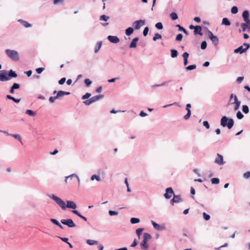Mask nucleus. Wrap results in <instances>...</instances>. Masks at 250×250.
Returning a JSON list of instances; mask_svg holds the SVG:
<instances>
[{
    "label": "nucleus",
    "instance_id": "1",
    "mask_svg": "<svg viewBox=\"0 0 250 250\" xmlns=\"http://www.w3.org/2000/svg\"><path fill=\"white\" fill-rule=\"evenodd\" d=\"M49 197L52 199L63 210H65L66 208L75 210L77 208L76 204L73 201H67L66 205L65 202L62 199L54 194L50 195Z\"/></svg>",
    "mask_w": 250,
    "mask_h": 250
},
{
    "label": "nucleus",
    "instance_id": "2",
    "mask_svg": "<svg viewBox=\"0 0 250 250\" xmlns=\"http://www.w3.org/2000/svg\"><path fill=\"white\" fill-rule=\"evenodd\" d=\"M1 81L5 82L9 81L11 78H16L18 76L17 74L12 69H10L8 73L6 70H0Z\"/></svg>",
    "mask_w": 250,
    "mask_h": 250
},
{
    "label": "nucleus",
    "instance_id": "3",
    "mask_svg": "<svg viewBox=\"0 0 250 250\" xmlns=\"http://www.w3.org/2000/svg\"><path fill=\"white\" fill-rule=\"evenodd\" d=\"M234 122L232 119L229 118L226 116H223L220 121V125L223 127H227L228 129H231L233 125Z\"/></svg>",
    "mask_w": 250,
    "mask_h": 250
},
{
    "label": "nucleus",
    "instance_id": "4",
    "mask_svg": "<svg viewBox=\"0 0 250 250\" xmlns=\"http://www.w3.org/2000/svg\"><path fill=\"white\" fill-rule=\"evenodd\" d=\"M151 235L148 233L145 232L143 234V239L140 243V247L141 249L144 250H147L149 246L147 242L151 239Z\"/></svg>",
    "mask_w": 250,
    "mask_h": 250
},
{
    "label": "nucleus",
    "instance_id": "5",
    "mask_svg": "<svg viewBox=\"0 0 250 250\" xmlns=\"http://www.w3.org/2000/svg\"><path fill=\"white\" fill-rule=\"evenodd\" d=\"M5 53L9 58L14 61H18L19 60L18 52L14 50L7 49L5 50Z\"/></svg>",
    "mask_w": 250,
    "mask_h": 250
},
{
    "label": "nucleus",
    "instance_id": "6",
    "mask_svg": "<svg viewBox=\"0 0 250 250\" xmlns=\"http://www.w3.org/2000/svg\"><path fill=\"white\" fill-rule=\"evenodd\" d=\"M207 32L208 34V38L211 41L212 44L214 46L217 45L219 42L218 38L216 36L214 35L208 29H207Z\"/></svg>",
    "mask_w": 250,
    "mask_h": 250
},
{
    "label": "nucleus",
    "instance_id": "7",
    "mask_svg": "<svg viewBox=\"0 0 250 250\" xmlns=\"http://www.w3.org/2000/svg\"><path fill=\"white\" fill-rule=\"evenodd\" d=\"M145 24V20H138L134 21L132 23V26H133V28L135 30H139L141 26L144 25Z\"/></svg>",
    "mask_w": 250,
    "mask_h": 250
},
{
    "label": "nucleus",
    "instance_id": "8",
    "mask_svg": "<svg viewBox=\"0 0 250 250\" xmlns=\"http://www.w3.org/2000/svg\"><path fill=\"white\" fill-rule=\"evenodd\" d=\"M61 222L62 224L66 225L69 228H74L76 226L75 224L71 219H62Z\"/></svg>",
    "mask_w": 250,
    "mask_h": 250
},
{
    "label": "nucleus",
    "instance_id": "9",
    "mask_svg": "<svg viewBox=\"0 0 250 250\" xmlns=\"http://www.w3.org/2000/svg\"><path fill=\"white\" fill-rule=\"evenodd\" d=\"M174 194V191L171 187H169L166 188V192L164 194V197L167 199H170L172 195Z\"/></svg>",
    "mask_w": 250,
    "mask_h": 250
},
{
    "label": "nucleus",
    "instance_id": "10",
    "mask_svg": "<svg viewBox=\"0 0 250 250\" xmlns=\"http://www.w3.org/2000/svg\"><path fill=\"white\" fill-rule=\"evenodd\" d=\"M250 13L248 10H245L242 13V17L246 23L250 25V20L249 19Z\"/></svg>",
    "mask_w": 250,
    "mask_h": 250
},
{
    "label": "nucleus",
    "instance_id": "11",
    "mask_svg": "<svg viewBox=\"0 0 250 250\" xmlns=\"http://www.w3.org/2000/svg\"><path fill=\"white\" fill-rule=\"evenodd\" d=\"M151 222L154 228L156 230L161 231L166 229V227L165 226L160 225L152 220L151 221Z\"/></svg>",
    "mask_w": 250,
    "mask_h": 250
},
{
    "label": "nucleus",
    "instance_id": "12",
    "mask_svg": "<svg viewBox=\"0 0 250 250\" xmlns=\"http://www.w3.org/2000/svg\"><path fill=\"white\" fill-rule=\"evenodd\" d=\"M107 38L110 42L113 43H117L120 42L119 38L116 36L109 35Z\"/></svg>",
    "mask_w": 250,
    "mask_h": 250
},
{
    "label": "nucleus",
    "instance_id": "13",
    "mask_svg": "<svg viewBox=\"0 0 250 250\" xmlns=\"http://www.w3.org/2000/svg\"><path fill=\"white\" fill-rule=\"evenodd\" d=\"M217 158L214 161V163L221 166L224 164L225 162L223 161V157L222 155L217 154Z\"/></svg>",
    "mask_w": 250,
    "mask_h": 250
},
{
    "label": "nucleus",
    "instance_id": "14",
    "mask_svg": "<svg viewBox=\"0 0 250 250\" xmlns=\"http://www.w3.org/2000/svg\"><path fill=\"white\" fill-rule=\"evenodd\" d=\"M247 50L245 48H243V45H241L238 47L237 48L235 49L234 50V53H239L240 54H243L245 52H246Z\"/></svg>",
    "mask_w": 250,
    "mask_h": 250
},
{
    "label": "nucleus",
    "instance_id": "15",
    "mask_svg": "<svg viewBox=\"0 0 250 250\" xmlns=\"http://www.w3.org/2000/svg\"><path fill=\"white\" fill-rule=\"evenodd\" d=\"M139 40V39L138 37L134 38L129 44V48H136L137 46V43L138 42Z\"/></svg>",
    "mask_w": 250,
    "mask_h": 250
},
{
    "label": "nucleus",
    "instance_id": "16",
    "mask_svg": "<svg viewBox=\"0 0 250 250\" xmlns=\"http://www.w3.org/2000/svg\"><path fill=\"white\" fill-rule=\"evenodd\" d=\"M202 27L200 25H196V28L194 31V35H199L200 36L203 35V33L201 32Z\"/></svg>",
    "mask_w": 250,
    "mask_h": 250
},
{
    "label": "nucleus",
    "instance_id": "17",
    "mask_svg": "<svg viewBox=\"0 0 250 250\" xmlns=\"http://www.w3.org/2000/svg\"><path fill=\"white\" fill-rule=\"evenodd\" d=\"M70 94V92H65L62 90L59 91L57 92L56 97L58 99L60 97H63L65 95H69Z\"/></svg>",
    "mask_w": 250,
    "mask_h": 250
},
{
    "label": "nucleus",
    "instance_id": "18",
    "mask_svg": "<svg viewBox=\"0 0 250 250\" xmlns=\"http://www.w3.org/2000/svg\"><path fill=\"white\" fill-rule=\"evenodd\" d=\"M20 88V84L18 83H14L10 88V93L13 94L15 89H18Z\"/></svg>",
    "mask_w": 250,
    "mask_h": 250
},
{
    "label": "nucleus",
    "instance_id": "19",
    "mask_svg": "<svg viewBox=\"0 0 250 250\" xmlns=\"http://www.w3.org/2000/svg\"><path fill=\"white\" fill-rule=\"evenodd\" d=\"M182 56L184 58V65L186 66L188 63V58L189 57V54L188 52H185L183 54Z\"/></svg>",
    "mask_w": 250,
    "mask_h": 250
},
{
    "label": "nucleus",
    "instance_id": "20",
    "mask_svg": "<svg viewBox=\"0 0 250 250\" xmlns=\"http://www.w3.org/2000/svg\"><path fill=\"white\" fill-rule=\"evenodd\" d=\"M104 97V95L100 94V95H96L95 96H93L91 98V99L93 103H94L100 99H103Z\"/></svg>",
    "mask_w": 250,
    "mask_h": 250
},
{
    "label": "nucleus",
    "instance_id": "21",
    "mask_svg": "<svg viewBox=\"0 0 250 250\" xmlns=\"http://www.w3.org/2000/svg\"><path fill=\"white\" fill-rule=\"evenodd\" d=\"M18 21L20 22L22 25L23 26H24L25 27H31L32 26V24L28 23V22L24 21V20H21V19H20L18 20Z\"/></svg>",
    "mask_w": 250,
    "mask_h": 250
},
{
    "label": "nucleus",
    "instance_id": "22",
    "mask_svg": "<svg viewBox=\"0 0 250 250\" xmlns=\"http://www.w3.org/2000/svg\"><path fill=\"white\" fill-rule=\"evenodd\" d=\"M72 211L74 214L77 215V216H78L79 217H80L81 218H82L85 221H87V218L85 217H84V216L82 215L78 210H73Z\"/></svg>",
    "mask_w": 250,
    "mask_h": 250
},
{
    "label": "nucleus",
    "instance_id": "23",
    "mask_svg": "<svg viewBox=\"0 0 250 250\" xmlns=\"http://www.w3.org/2000/svg\"><path fill=\"white\" fill-rule=\"evenodd\" d=\"M222 24L226 26H229L231 24V22L227 18H224L222 20Z\"/></svg>",
    "mask_w": 250,
    "mask_h": 250
},
{
    "label": "nucleus",
    "instance_id": "24",
    "mask_svg": "<svg viewBox=\"0 0 250 250\" xmlns=\"http://www.w3.org/2000/svg\"><path fill=\"white\" fill-rule=\"evenodd\" d=\"M6 98L9 99V100H12L13 101H14L16 103H18L21 101V99L15 98L14 97H13V96H11L10 95H6Z\"/></svg>",
    "mask_w": 250,
    "mask_h": 250
},
{
    "label": "nucleus",
    "instance_id": "25",
    "mask_svg": "<svg viewBox=\"0 0 250 250\" xmlns=\"http://www.w3.org/2000/svg\"><path fill=\"white\" fill-rule=\"evenodd\" d=\"M133 31L134 28L133 27H129L125 30V33L126 35L130 36L133 33Z\"/></svg>",
    "mask_w": 250,
    "mask_h": 250
},
{
    "label": "nucleus",
    "instance_id": "26",
    "mask_svg": "<svg viewBox=\"0 0 250 250\" xmlns=\"http://www.w3.org/2000/svg\"><path fill=\"white\" fill-rule=\"evenodd\" d=\"M102 45V42L99 41L96 44V46L95 47L94 52L95 53H97L99 50L101 48Z\"/></svg>",
    "mask_w": 250,
    "mask_h": 250
},
{
    "label": "nucleus",
    "instance_id": "27",
    "mask_svg": "<svg viewBox=\"0 0 250 250\" xmlns=\"http://www.w3.org/2000/svg\"><path fill=\"white\" fill-rule=\"evenodd\" d=\"M25 113L30 116L35 117L36 115V113L35 111L32 110L27 109L25 111Z\"/></svg>",
    "mask_w": 250,
    "mask_h": 250
},
{
    "label": "nucleus",
    "instance_id": "28",
    "mask_svg": "<svg viewBox=\"0 0 250 250\" xmlns=\"http://www.w3.org/2000/svg\"><path fill=\"white\" fill-rule=\"evenodd\" d=\"M173 198L175 200L177 203L181 202L183 201V199L181 198V196L180 195H175L174 194Z\"/></svg>",
    "mask_w": 250,
    "mask_h": 250
},
{
    "label": "nucleus",
    "instance_id": "29",
    "mask_svg": "<svg viewBox=\"0 0 250 250\" xmlns=\"http://www.w3.org/2000/svg\"><path fill=\"white\" fill-rule=\"evenodd\" d=\"M86 243L87 244L90 246L97 245L98 244V241L88 239L86 241Z\"/></svg>",
    "mask_w": 250,
    "mask_h": 250
},
{
    "label": "nucleus",
    "instance_id": "30",
    "mask_svg": "<svg viewBox=\"0 0 250 250\" xmlns=\"http://www.w3.org/2000/svg\"><path fill=\"white\" fill-rule=\"evenodd\" d=\"M178 56V51L176 49L171 50V58H174L177 57Z\"/></svg>",
    "mask_w": 250,
    "mask_h": 250
},
{
    "label": "nucleus",
    "instance_id": "31",
    "mask_svg": "<svg viewBox=\"0 0 250 250\" xmlns=\"http://www.w3.org/2000/svg\"><path fill=\"white\" fill-rule=\"evenodd\" d=\"M170 18L173 21H175L178 18V16L176 13L175 12H172L170 14Z\"/></svg>",
    "mask_w": 250,
    "mask_h": 250
},
{
    "label": "nucleus",
    "instance_id": "32",
    "mask_svg": "<svg viewBox=\"0 0 250 250\" xmlns=\"http://www.w3.org/2000/svg\"><path fill=\"white\" fill-rule=\"evenodd\" d=\"M196 68V64L189 65L187 66L185 69L186 71H190L195 69Z\"/></svg>",
    "mask_w": 250,
    "mask_h": 250
},
{
    "label": "nucleus",
    "instance_id": "33",
    "mask_svg": "<svg viewBox=\"0 0 250 250\" xmlns=\"http://www.w3.org/2000/svg\"><path fill=\"white\" fill-rule=\"evenodd\" d=\"M10 136L13 137L14 138L17 139L19 141H20L21 144H22V142L21 141V138L20 135L19 134H11Z\"/></svg>",
    "mask_w": 250,
    "mask_h": 250
},
{
    "label": "nucleus",
    "instance_id": "34",
    "mask_svg": "<svg viewBox=\"0 0 250 250\" xmlns=\"http://www.w3.org/2000/svg\"><path fill=\"white\" fill-rule=\"evenodd\" d=\"M90 179H91V180H92V181L96 180L97 181H100L101 180L100 177L99 175H97L96 174L92 175L91 176Z\"/></svg>",
    "mask_w": 250,
    "mask_h": 250
},
{
    "label": "nucleus",
    "instance_id": "35",
    "mask_svg": "<svg viewBox=\"0 0 250 250\" xmlns=\"http://www.w3.org/2000/svg\"><path fill=\"white\" fill-rule=\"evenodd\" d=\"M242 111L245 114H248L249 112V108L248 105H243L242 106Z\"/></svg>",
    "mask_w": 250,
    "mask_h": 250
},
{
    "label": "nucleus",
    "instance_id": "36",
    "mask_svg": "<svg viewBox=\"0 0 250 250\" xmlns=\"http://www.w3.org/2000/svg\"><path fill=\"white\" fill-rule=\"evenodd\" d=\"M130 222L132 224H137L140 222V219L137 218L132 217L130 219Z\"/></svg>",
    "mask_w": 250,
    "mask_h": 250
},
{
    "label": "nucleus",
    "instance_id": "37",
    "mask_svg": "<svg viewBox=\"0 0 250 250\" xmlns=\"http://www.w3.org/2000/svg\"><path fill=\"white\" fill-rule=\"evenodd\" d=\"M109 19V17L105 15H103L100 17V21H107Z\"/></svg>",
    "mask_w": 250,
    "mask_h": 250
},
{
    "label": "nucleus",
    "instance_id": "38",
    "mask_svg": "<svg viewBox=\"0 0 250 250\" xmlns=\"http://www.w3.org/2000/svg\"><path fill=\"white\" fill-rule=\"evenodd\" d=\"M162 38L161 35L159 33H156L153 38V41H156L157 40L161 39Z\"/></svg>",
    "mask_w": 250,
    "mask_h": 250
},
{
    "label": "nucleus",
    "instance_id": "39",
    "mask_svg": "<svg viewBox=\"0 0 250 250\" xmlns=\"http://www.w3.org/2000/svg\"><path fill=\"white\" fill-rule=\"evenodd\" d=\"M211 182L212 184H218L219 183L220 180L218 178H212Z\"/></svg>",
    "mask_w": 250,
    "mask_h": 250
},
{
    "label": "nucleus",
    "instance_id": "40",
    "mask_svg": "<svg viewBox=\"0 0 250 250\" xmlns=\"http://www.w3.org/2000/svg\"><path fill=\"white\" fill-rule=\"evenodd\" d=\"M144 229L143 228H139L136 230V234L138 235L139 238H140V235L143 231Z\"/></svg>",
    "mask_w": 250,
    "mask_h": 250
},
{
    "label": "nucleus",
    "instance_id": "41",
    "mask_svg": "<svg viewBox=\"0 0 250 250\" xmlns=\"http://www.w3.org/2000/svg\"><path fill=\"white\" fill-rule=\"evenodd\" d=\"M155 27L159 30H161L163 28V24L161 22H157L155 24Z\"/></svg>",
    "mask_w": 250,
    "mask_h": 250
},
{
    "label": "nucleus",
    "instance_id": "42",
    "mask_svg": "<svg viewBox=\"0 0 250 250\" xmlns=\"http://www.w3.org/2000/svg\"><path fill=\"white\" fill-rule=\"evenodd\" d=\"M238 11V9L237 6H234L231 9V12L233 14H235L237 13Z\"/></svg>",
    "mask_w": 250,
    "mask_h": 250
},
{
    "label": "nucleus",
    "instance_id": "43",
    "mask_svg": "<svg viewBox=\"0 0 250 250\" xmlns=\"http://www.w3.org/2000/svg\"><path fill=\"white\" fill-rule=\"evenodd\" d=\"M71 178L75 177L77 178V181H78V187H80V179L79 176L76 174L74 173V174H71Z\"/></svg>",
    "mask_w": 250,
    "mask_h": 250
},
{
    "label": "nucleus",
    "instance_id": "44",
    "mask_svg": "<svg viewBox=\"0 0 250 250\" xmlns=\"http://www.w3.org/2000/svg\"><path fill=\"white\" fill-rule=\"evenodd\" d=\"M84 83L87 87H89L92 83V81L89 79L84 80Z\"/></svg>",
    "mask_w": 250,
    "mask_h": 250
},
{
    "label": "nucleus",
    "instance_id": "45",
    "mask_svg": "<svg viewBox=\"0 0 250 250\" xmlns=\"http://www.w3.org/2000/svg\"><path fill=\"white\" fill-rule=\"evenodd\" d=\"M207 43L206 41H204L201 42V48L202 50H204L207 48Z\"/></svg>",
    "mask_w": 250,
    "mask_h": 250
},
{
    "label": "nucleus",
    "instance_id": "46",
    "mask_svg": "<svg viewBox=\"0 0 250 250\" xmlns=\"http://www.w3.org/2000/svg\"><path fill=\"white\" fill-rule=\"evenodd\" d=\"M191 110L187 111V113L184 116V119L186 120H188L191 116Z\"/></svg>",
    "mask_w": 250,
    "mask_h": 250
},
{
    "label": "nucleus",
    "instance_id": "47",
    "mask_svg": "<svg viewBox=\"0 0 250 250\" xmlns=\"http://www.w3.org/2000/svg\"><path fill=\"white\" fill-rule=\"evenodd\" d=\"M236 117L239 120H241L244 117V115L240 111H238L236 113Z\"/></svg>",
    "mask_w": 250,
    "mask_h": 250
},
{
    "label": "nucleus",
    "instance_id": "48",
    "mask_svg": "<svg viewBox=\"0 0 250 250\" xmlns=\"http://www.w3.org/2000/svg\"><path fill=\"white\" fill-rule=\"evenodd\" d=\"M203 218L204 219L206 220V221H208L210 219V216L209 214L206 213V212H203Z\"/></svg>",
    "mask_w": 250,
    "mask_h": 250
},
{
    "label": "nucleus",
    "instance_id": "49",
    "mask_svg": "<svg viewBox=\"0 0 250 250\" xmlns=\"http://www.w3.org/2000/svg\"><path fill=\"white\" fill-rule=\"evenodd\" d=\"M241 26L242 28V30L243 31H246V29L248 28L249 25H248V24L246 23V22L242 23L241 24Z\"/></svg>",
    "mask_w": 250,
    "mask_h": 250
},
{
    "label": "nucleus",
    "instance_id": "50",
    "mask_svg": "<svg viewBox=\"0 0 250 250\" xmlns=\"http://www.w3.org/2000/svg\"><path fill=\"white\" fill-rule=\"evenodd\" d=\"M183 37V36L182 34H179L177 35L176 37V41L177 42H180L182 41Z\"/></svg>",
    "mask_w": 250,
    "mask_h": 250
},
{
    "label": "nucleus",
    "instance_id": "51",
    "mask_svg": "<svg viewBox=\"0 0 250 250\" xmlns=\"http://www.w3.org/2000/svg\"><path fill=\"white\" fill-rule=\"evenodd\" d=\"M91 94L90 93H86L82 97V99L85 100L89 98L91 96Z\"/></svg>",
    "mask_w": 250,
    "mask_h": 250
},
{
    "label": "nucleus",
    "instance_id": "52",
    "mask_svg": "<svg viewBox=\"0 0 250 250\" xmlns=\"http://www.w3.org/2000/svg\"><path fill=\"white\" fill-rule=\"evenodd\" d=\"M83 103L86 105H89L93 103L91 98L90 99L84 101Z\"/></svg>",
    "mask_w": 250,
    "mask_h": 250
},
{
    "label": "nucleus",
    "instance_id": "53",
    "mask_svg": "<svg viewBox=\"0 0 250 250\" xmlns=\"http://www.w3.org/2000/svg\"><path fill=\"white\" fill-rule=\"evenodd\" d=\"M149 31V28L148 27H146L143 31V34L144 36H146L148 34V32Z\"/></svg>",
    "mask_w": 250,
    "mask_h": 250
},
{
    "label": "nucleus",
    "instance_id": "54",
    "mask_svg": "<svg viewBox=\"0 0 250 250\" xmlns=\"http://www.w3.org/2000/svg\"><path fill=\"white\" fill-rule=\"evenodd\" d=\"M234 104H235L234 108V110L236 111L239 109L240 104H241V102H239L235 103Z\"/></svg>",
    "mask_w": 250,
    "mask_h": 250
},
{
    "label": "nucleus",
    "instance_id": "55",
    "mask_svg": "<svg viewBox=\"0 0 250 250\" xmlns=\"http://www.w3.org/2000/svg\"><path fill=\"white\" fill-rule=\"evenodd\" d=\"M108 213L110 216L117 215L118 214V212L117 211L109 210Z\"/></svg>",
    "mask_w": 250,
    "mask_h": 250
},
{
    "label": "nucleus",
    "instance_id": "56",
    "mask_svg": "<svg viewBox=\"0 0 250 250\" xmlns=\"http://www.w3.org/2000/svg\"><path fill=\"white\" fill-rule=\"evenodd\" d=\"M203 125L206 127L207 129H209L210 127L209 124L207 121H205L203 123Z\"/></svg>",
    "mask_w": 250,
    "mask_h": 250
},
{
    "label": "nucleus",
    "instance_id": "57",
    "mask_svg": "<svg viewBox=\"0 0 250 250\" xmlns=\"http://www.w3.org/2000/svg\"><path fill=\"white\" fill-rule=\"evenodd\" d=\"M44 70V67H39L36 69V71L37 73L41 74L42 72Z\"/></svg>",
    "mask_w": 250,
    "mask_h": 250
},
{
    "label": "nucleus",
    "instance_id": "58",
    "mask_svg": "<svg viewBox=\"0 0 250 250\" xmlns=\"http://www.w3.org/2000/svg\"><path fill=\"white\" fill-rule=\"evenodd\" d=\"M50 221L53 223L54 224L56 225V226L57 225H58V224H59V222L56 220V219H54V218H51L50 219Z\"/></svg>",
    "mask_w": 250,
    "mask_h": 250
},
{
    "label": "nucleus",
    "instance_id": "59",
    "mask_svg": "<svg viewBox=\"0 0 250 250\" xmlns=\"http://www.w3.org/2000/svg\"><path fill=\"white\" fill-rule=\"evenodd\" d=\"M65 81H66L65 78H64V77L62 78L59 81V82H58L59 84L60 85H62L65 83Z\"/></svg>",
    "mask_w": 250,
    "mask_h": 250
},
{
    "label": "nucleus",
    "instance_id": "60",
    "mask_svg": "<svg viewBox=\"0 0 250 250\" xmlns=\"http://www.w3.org/2000/svg\"><path fill=\"white\" fill-rule=\"evenodd\" d=\"M57 97L56 96H54V97H50L49 99V101L51 103H53L54 102L55 100L57 99Z\"/></svg>",
    "mask_w": 250,
    "mask_h": 250
},
{
    "label": "nucleus",
    "instance_id": "61",
    "mask_svg": "<svg viewBox=\"0 0 250 250\" xmlns=\"http://www.w3.org/2000/svg\"><path fill=\"white\" fill-rule=\"evenodd\" d=\"M58 237L61 239L63 242H65L66 243H68V238L66 237H62L60 236H58Z\"/></svg>",
    "mask_w": 250,
    "mask_h": 250
},
{
    "label": "nucleus",
    "instance_id": "62",
    "mask_svg": "<svg viewBox=\"0 0 250 250\" xmlns=\"http://www.w3.org/2000/svg\"><path fill=\"white\" fill-rule=\"evenodd\" d=\"M244 80V77H239L237 78V80H236V82L240 83H242V82L243 81V80Z\"/></svg>",
    "mask_w": 250,
    "mask_h": 250
},
{
    "label": "nucleus",
    "instance_id": "63",
    "mask_svg": "<svg viewBox=\"0 0 250 250\" xmlns=\"http://www.w3.org/2000/svg\"><path fill=\"white\" fill-rule=\"evenodd\" d=\"M176 27L178 28V29H179V31L183 32L184 31V30L185 29L183 26H181L180 24H177L176 25Z\"/></svg>",
    "mask_w": 250,
    "mask_h": 250
},
{
    "label": "nucleus",
    "instance_id": "64",
    "mask_svg": "<svg viewBox=\"0 0 250 250\" xmlns=\"http://www.w3.org/2000/svg\"><path fill=\"white\" fill-rule=\"evenodd\" d=\"M250 177V172L247 171L244 174V177L245 178H248Z\"/></svg>",
    "mask_w": 250,
    "mask_h": 250
}]
</instances>
